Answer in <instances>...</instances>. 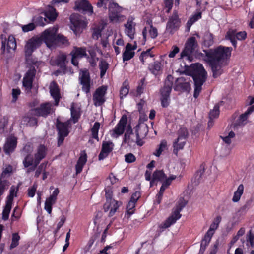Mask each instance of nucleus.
Masks as SVG:
<instances>
[{"label":"nucleus","instance_id":"45","mask_svg":"<svg viewBox=\"0 0 254 254\" xmlns=\"http://www.w3.org/2000/svg\"><path fill=\"white\" fill-rule=\"evenodd\" d=\"M10 185L9 181L6 179H2L0 177V196H1L5 191L7 190Z\"/></svg>","mask_w":254,"mask_h":254},{"label":"nucleus","instance_id":"63","mask_svg":"<svg viewBox=\"0 0 254 254\" xmlns=\"http://www.w3.org/2000/svg\"><path fill=\"white\" fill-rule=\"evenodd\" d=\"M12 168L11 166L8 165L2 172L1 175H0V177L2 178V179H4V178L7 175L9 176L10 174L12 172Z\"/></svg>","mask_w":254,"mask_h":254},{"label":"nucleus","instance_id":"47","mask_svg":"<svg viewBox=\"0 0 254 254\" xmlns=\"http://www.w3.org/2000/svg\"><path fill=\"white\" fill-rule=\"evenodd\" d=\"M32 21L35 24L39 26H44L47 23V20L46 17H43L40 15L34 16L33 18Z\"/></svg>","mask_w":254,"mask_h":254},{"label":"nucleus","instance_id":"64","mask_svg":"<svg viewBox=\"0 0 254 254\" xmlns=\"http://www.w3.org/2000/svg\"><path fill=\"white\" fill-rule=\"evenodd\" d=\"M247 241L250 242L252 248L254 246V234L250 230L247 236Z\"/></svg>","mask_w":254,"mask_h":254},{"label":"nucleus","instance_id":"37","mask_svg":"<svg viewBox=\"0 0 254 254\" xmlns=\"http://www.w3.org/2000/svg\"><path fill=\"white\" fill-rule=\"evenodd\" d=\"M213 35L209 32L205 33L203 37V44L206 47H209L214 43Z\"/></svg>","mask_w":254,"mask_h":254},{"label":"nucleus","instance_id":"62","mask_svg":"<svg viewBox=\"0 0 254 254\" xmlns=\"http://www.w3.org/2000/svg\"><path fill=\"white\" fill-rule=\"evenodd\" d=\"M222 218L220 216H218L214 220L213 222L211 224L210 227L215 230L218 227L219 224L221 221Z\"/></svg>","mask_w":254,"mask_h":254},{"label":"nucleus","instance_id":"23","mask_svg":"<svg viewBox=\"0 0 254 254\" xmlns=\"http://www.w3.org/2000/svg\"><path fill=\"white\" fill-rule=\"evenodd\" d=\"M49 89L51 96L54 99L55 105L57 106L61 98L60 90L57 83L55 81H52Z\"/></svg>","mask_w":254,"mask_h":254},{"label":"nucleus","instance_id":"59","mask_svg":"<svg viewBox=\"0 0 254 254\" xmlns=\"http://www.w3.org/2000/svg\"><path fill=\"white\" fill-rule=\"evenodd\" d=\"M35 24L34 22L30 23L26 25H24L22 27V31L24 32H28L33 30L35 28Z\"/></svg>","mask_w":254,"mask_h":254},{"label":"nucleus","instance_id":"36","mask_svg":"<svg viewBox=\"0 0 254 254\" xmlns=\"http://www.w3.org/2000/svg\"><path fill=\"white\" fill-rule=\"evenodd\" d=\"M129 91V85L128 82L126 80L122 84V86L120 90V98L123 99L128 94Z\"/></svg>","mask_w":254,"mask_h":254},{"label":"nucleus","instance_id":"49","mask_svg":"<svg viewBox=\"0 0 254 254\" xmlns=\"http://www.w3.org/2000/svg\"><path fill=\"white\" fill-rule=\"evenodd\" d=\"M100 124L99 122H95L92 127L91 131V135L93 138L96 139L97 141H99L98 137V131L100 128Z\"/></svg>","mask_w":254,"mask_h":254},{"label":"nucleus","instance_id":"2","mask_svg":"<svg viewBox=\"0 0 254 254\" xmlns=\"http://www.w3.org/2000/svg\"><path fill=\"white\" fill-rule=\"evenodd\" d=\"M194 83L193 97L197 98L202 90V86L207 79V73L203 65L199 63L192 64L188 71Z\"/></svg>","mask_w":254,"mask_h":254},{"label":"nucleus","instance_id":"54","mask_svg":"<svg viewBox=\"0 0 254 254\" xmlns=\"http://www.w3.org/2000/svg\"><path fill=\"white\" fill-rule=\"evenodd\" d=\"M136 202H133L132 201L130 200L127 206V211L126 213L130 216L134 213V208L135 206Z\"/></svg>","mask_w":254,"mask_h":254},{"label":"nucleus","instance_id":"40","mask_svg":"<svg viewBox=\"0 0 254 254\" xmlns=\"http://www.w3.org/2000/svg\"><path fill=\"white\" fill-rule=\"evenodd\" d=\"M34 162V156L33 157L30 153H28L25 154V156L23 160V165L25 168H28L32 165Z\"/></svg>","mask_w":254,"mask_h":254},{"label":"nucleus","instance_id":"27","mask_svg":"<svg viewBox=\"0 0 254 254\" xmlns=\"http://www.w3.org/2000/svg\"><path fill=\"white\" fill-rule=\"evenodd\" d=\"M105 191L106 202L103 206V209L105 212H107L111 207V201L113 200L112 199L113 191L111 187L109 186L105 189Z\"/></svg>","mask_w":254,"mask_h":254},{"label":"nucleus","instance_id":"9","mask_svg":"<svg viewBox=\"0 0 254 254\" xmlns=\"http://www.w3.org/2000/svg\"><path fill=\"white\" fill-rule=\"evenodd\" d=\"M57 35L53 29H48L44 31L39 37L43 42L46 43L48 47H51L56 44Z\"/></svg>","mask_w":254,"mask_h":254},{"label":"nucleus","instance_id":"12","mask_svg":"<svg viewBox=\"0 0 254 254\" xmlns=\"http://www.w3.org/2000/svg\"><path fill=\"white\" fill-rule=\"evenodd\" d=\"M16 42L13 36H9L7 39L2 40L1 50L2 54L13 53L16 48Z\"/></svg>","mask_w":254,"mask_h":254},{"label":"nucleus","instance_id":"30","mask_svg":"<svg viewBox=\"0 0 254 254\" xmlns=\"http://www.w3.org/2000/svg\"><path fill=\"white\" fill-rule=\"evenodd\" d=\"M178 219L171 214L164 222L159 225V232H163L165 229L174 224Z\"/></svg>","mask_w":254,"mask_h":254},{"label":"nucleus","instance_id":"58","mask_svg":"<svg viewBox=\"0 0 254 254\" xmlns=\"http://www.w3.org/2000/svg\"><path fill=\"white\" fill-rule=\"evenodd\" d=\"M235 136V133L233 131H231L227 136L225 137L221 136V137L225 143L230 144L231 143V138H234Z\"/></svg>","mask_w":254,"mask_h":254},{"label":"nucleus","instance_id":"13","mask_svg":"<svg viewBox=\"0 0 254 254\" xmlns=\"http://www.w3.org/2000/svg\"><path fill=\"white\" fill-rule=\"evenodd\" d=\"M71 22V29L75 34L81 32L85 27V23L76 14H72L70 17Z\"/></svg>","mask_w":254,"mask_h":254},{"label":"nucleus","instance_id":"15","mask_svg":"<svg viewBox=\"0 0 254 254\" xmlns=\"http://www.w3.org/2000/svg\"><path fill=\"white\" fill-rule=\"evenodd\" d=\"M136 143L139 146L143 145L141 139L146 137L148 132V127L146 124H138L135 127Z\"/></svg>","mask_w":254,"mask_h":254},{"label":"nucleus","instance_id":"38","mask_svg":"<svg viewBox=\"0 0 254 254\" xmlns=\"http://www.w3.org/2000/svg\"><path fill=\"white\" fill-rule=\"evenodd\" d=\"M149 69L152 74L157 75L161 69V63L158 61H155L153 64L149 65Z\"/></svg>","mask_w":254,"mask_h":254},{"label":"nucleus","instance_id":"31","mask_svg":"<svg viewBox=\"0 0 254 254\" xmlns=\"http://www.w3.org/2000/svg\"><path fill=\"white\" fill-rule=\"evenodd\" d=\"M133 134V133L131 127L130 126H128L126 130L123 143L131 144L134 142H136V140L133 139L131 136V135Z\"/></svg>","mask_w":254,"mask_h":254},{"label":"nucleus","instance_id":"57","mask_svg":"<svg viewBox=\"0 0 254 254\" xmlns=\"http://www.w3.org/2000/svg\"><path fill=\"white\" fill-rule=\"evenodd\" d=\"M150 37L152 39L156 38L158 36V30L157 29L154 27L151 23L150 26V29L148 31Z\"/></svg>","mask_w":254,"mask_h":254},{"label":"nucleus","instance_id":"4","mask_svg":"<svg viewBox=\"0 0 254 254\" xmlns=\"http://www.w3.org/2000/svg\"><path fill=\"white\" fill-rule=\"evenodd\" d=\"M197 46V43L194 37L189 38L185 44V47L180 54V59L184 58L189 62L192 60V54Z\"/></svg>","mask_w":254,"mask_h":254},{"label":"nucleus","instance_id":"19","mask_svg":"<svg viewBox=\"0 0 254 254\" xmlns=\"http://www.w3.org/2000/svg\"><path fill=\"white\" fill-rule=\"evenodd\" d=\"M17 143V138L10 135L7 138L3 146V151L7 155H10L13 152L16 147Z\"/></svg>","mask_w":254,"mask_h":254},{"label":"nucleus","instance_id":"50","mask_svg":"<svg viewBox=\"0 0 254 254\" xmlns=\"http://www.w3.org/2000/svg\"><path fill=\"white\" fill-rule=\"evenodd\" d=\"M204 172V165L202 164L200 166L199 170L196 172L194 175L195 182H196V184L199 183L200 180L202 178V176L203 175Z\"/></svg>","mask_w":254,"mask_h":254},{"label":"nucleus","instance_id":"10","mask_svg":"<svg viewBox=\"0 0 254 254\" xmlns=\"http://www.w3.org/2000/svg\"><path fill=\"white\" fill-rule=\"evenodd\" d=\"M79 81L82 85V90L86 94L90 92L91 86V80L89 72L87 70L82 71L79 77Z\"/></svg>","mask_w":254,"mask_h":254},{"label":"nucleus","instance_id":"53","mask_svg":"<svg viewBox=\"0 0 254 254\" xmlns=\"http://www.w3.org/2000/svg\"><path fill=\"white\" fill-rule=\"evenodd\" d=\"M57 43H62L63 45H68L69 43L66 37L63 35H57L56 38V44Z\"/></svg>","mask_w":254,"mask_h":254},{"label":"nucleus","instance_id":"1","mask_svg":"<svg viewBox=\"0 0 254 254\" xmlns=\"http://www.w3.org/2000/svg\"><path fill=\"white\" fill-rule=\"evenodd\" d=\"M232 51V47L222 46L214 49L204 50L206 57L205 60L211 68L214 78H217L223 73L222 67L226 60L230 56Z\"/></svg>","mask_w":254,"mask_h":254},{"label":"nucleus","instance_id":"61","mask_svg":"<svg viewBox=\"0 0 254 254\" xmlns=\"http://www.w3.org/2000/svg\"><path fill=\"white\" fill-rule=\"evenodd\" d=\"M164 3L165 7L166 8V12L169 13L173 7V0H165Z\"/></svg>","mask_w":254,"mask_h":254},{"label":"nucleus","instance_id":"20","mask_svg":"<svg viewBox=\"0 0 254 254\" xmlns=\"http://www.w3.org/2000/svg\"><path fill=\"white\" fill-rule=\"evenodd\" d=\"M114 144L112 141H103L102 145V148L100 153L98 155V159L100 161L103 160L106 158L113 149Z\"/></svg>","mask_w":254,"mask_h":254},{"label":"nucleus","instance_id":"11","mask_svg":"<svg viewBox=\"0 0 254 254\" xmlns=\"http://www.w3.org/2000/svg\"><path fill=\"white\" fill-rule=\"evenodd\" d=\"M107 86L102 85L97 88L93 94V100L96 106H101L105 102V96L107 93Z\"/></svg>","mask_w":254,"mask_h":254},{"label":"nucleus","instance_id":"34","mask_svg":"<svg viewBox=\"0 0 254 254\" xmlns=\"http://www.w3.org/2000/svg\"><path fill=\"white\" fill-rule=\"evenodd\" d=\"M153 47L149 48L141 52L139 59L143 64H145V60L149 57L153 58L154 54L152 52Z\"/></svg>","mask_w":254,"mask_h":254},{"label":"nucleus","instance_id":"21","mask_svg":"<svg viewBox=\"0 0 254 254\" xmlns=\"http://www.w3.org/2000/svg\"><path fill=\"white\" fill-rule=\"evenodd\" d=\"M74 10L77 11L82 10L88 12L90 14L93 13V9L92 5L87 0H81L75 2Z\"/></svg>","mask_w":254,"mask_h":254},{"label":"nucleus","instance_id":"25","mask_svg":"<svg viewBox=\"0 0 254 254\" xmlns=\"http://www.w3.org/2000/svg\"><path fill=\"white\" fill-rule=\"evenodd\" d=\"M171 77L170 75L167 76L164 86L160 89L161 97H170L173 85V82L170 80Z\"/></svg>","mask_w":254,"mask_h":254},{"label":"nucleus","instance_id":"3","mask_svg":"<svg viewBox=\"0 0 254 254\" xmlns=\"http://www.w3.org/2000/svg\"><path fill=\"white\" fill-rule=\"evenodd\" d=\"M71 125L70 120L62 122L59 118L57 119L56 127L58 131V146H60L63 143L65 137L68 135V128L70 127Z\"/></svg>","mask_w":254,"mask_h":254},{"label":"nucleus","instance_id":"17","mask_svg":"<svg viewBox=\"0 0 254 254\" xmlns=\"http://www.w3.org/2000/svg\"><path fill=\"white\" fill-rule=\"evenodd\" d=\"M174 89L176 91L189 92L191 89L190 84L184 77L178 78L175 81Z\"/></svg>","mask_w":254,"mask_h":254},{"label":"nucleus","instance_id":"29","mask_svg":"<svg viewBox=\"0 0 254 254\" xmlns=\"http://www.w3.org/2000/svg\"><path fill=\"white\" fill-rule=\"evenodd\" d=\"M71 56L73 58H82L87 57L86 48L85 47H78L74 46L70 53Z\"/></svg>","mask_w":254,"mask_h":254},{"label":"nucleus","instance_id":"16","mask_svg":"<svg viewBox=\"0 0 254 254\" xmlns=\"http://www.w3.org/2000/svg\"><path fill=\"white\" fill-rule=\"evenodd\" d=\"M36 70L34 67L30 68L26 72L23 79V86L26 90L30 91L33 87V82Z\"/></svg>","mask_w":254,"mask_h":254},{"label":"nucleus","instance_id":"28","mask_svg":"<svg viewBox=\"0 0 254 254\" xmlns=\"http://www.w3.org/2000/svg\"><path fill=\"white\" fill-rule=\"evenodd\" d=\"M46 18L49 19V21L54 22L57 19L58 16V13L56 9L51 5H49L47 9L44 12Z\"/></svg>","mask_w":254,"mask_h":254},{"label":"nucleus","instance_id":"55","mask_svg":"<svg viewBox=\"0 0 254 254\" xmlns=\"http://www.w3.org/2000/svg\"><path fill=\"white\" fill-rule=\"evenodd\" d=\"M210 241L205 238H203L201 241L200 248L198 254H203L206 247L209 244Z\"/></svg>","mask_w":254,"mask_h":254},{"label":"nucleus","instance_id":"52","mask_svg":"<svg viewBox=\"0 0 254 254\" xmlns=\"http://www.w3.org/2000/svg\"><path fill=\"white\" fill-rule=\"evenodd\" d=\"M20 237L18 233H15L12 235V242L10 246V249H12L16 247L19 245V241Z\"/></svg>","mask_w":254,"mask_h":254},{"label":"nucleus","instance_id":"6","mask_svg":"<svg viewBox=\"0 0 254 254\" xmlns=\"http://www.w3.org/2000/svg\"><path fill=\"white\" fill-rule=\"evenodd\" d=\"M109 18L111 22H119L124 16L121 14L123 10L122 7L116 2H110L109 5Z\"/></svg>","mask_w":254,"mask_h":254},{"label":"nucleus","instance_id":"56","mask_svg":"<svg viewBox=\"0 0 254 254\" xmlns=\"http://www.w3.org/2000/svg\"><path fill=\"white\" fill-rule=\"evenodd\" d=\"M47 164V162H45L41 163L40 165H38L34 175V177L35 178H38L39 177L40 175L43 171V168L46 167Z\"/></svg>","mask_w":254,"mask_h":254},{"label":"nucleus","instance_id":"33","mask_svg":"<svg viewBox=\"0 0 254 254\" xmlns=\"http://www.w3.org/2000/svg\"><path fill=\"white\" fill-rule=\"evenodd\" d=\"M66 60L65 54H62L59 55L55 60L56 65L62 70H65L66 65L65 62Z\"/></svg>","mask_w":254,"mask_h":254},{"label":"nucleus","instance_id":"5","mask_svg":"<svg viewBox=\"0 0 254 254\" xmlns=\"http://www.w3.org/2000/svg\"><path fill=\"white\" fill-rule=\"evenodd\" d=\"M178 137L173 144V153L177 155L179 150L183 149L189 136L188 131L186 127H182L177 131Z\"/></svg>","mask_w":254,"mask_h":254},{"label":"nucleus","instance_id":"18","mask_svg":"<svg viewBox=\"0 0 254 254\" xmlns=\"http://www.w3.org/2000/svg\"><path fill=\"white\" fill-rule=\"evenodd\" d=\"M127 122V117L126 115L122 116L119 122L112 130V137L118 138L120 135L123 134Z\"/></svg>","mask_w":254,"mask_h":254},{"label":"nucleus","instance_id":"14","mask_svg":"<svg viewBox=\"0 0 254 254\" xmlns=\"http://www.w3.org/2000/svg\"><path fill=\"white\" fill-rule=\"evenodd\" d=\"M41 40L39 37H33L29 39L25 46L26 56H31L32 53L41 46Z\"/></svg>","mask_w":254,"mask_h":254},{"label":"nucleus","instance_id":"22","mask_svg":"<svg viewBox=\"0 0 254 254\" xmlns=\"http://www.w3.org/2000/svg\"><path fill=\"white\" fill-rule=\"evenodd\" d=\"M133 20L134 19L132 17L129 18L126 23L124 24L125 27V33L131 40L134 38L136 33L135 26L136 24L133 21Z\"/></svg>","mask_w":254,"mask_h":254},{"label":"nucleus","instance_id":"42","mask_svg":"<svg viewBox=\"0 0 254 254\" xmlns=\"http://www.w3.org/2000/svg\"><path fill=\"white\" fill-rule=\"evenodd\" d=\"M244 191V186L243 184H240L236 191L234 192L232 201L234 202H237L240 199Z\"/></svg>","mask_w":254,"mask_h":254},{"label":"nucleus","instance_id":"44","mask_svg":"<svg viewBox=\"0 0 254 254\" xmlns=\"http://www.w3.org/2000/svg\"><path fill=\"white\" fill-rule=\"evenodd\" d=\"M202 17V13L201 12H197L193 15L191 17H190L187 22V26L188 28H190L191 26L195 23L196 21L201 19Z\"/></svg>","mask_w":254,"mask_h":254},{"label":"nucleus","instance_id":"48","mask_svg":"<svg viewBox=\"0 0 254 254\" xmlns=\"http://www.w3.org/2000/svg\"><path fill=\"white\" fill-rule=\"evenodd\" d=\"M153 180L163 181L167 178L162 170H157L154 172L153 174Z\"/></svg>","mask_w":254,"mask_h":254},{"label":"nucleus","instance_id":"46","mask_svg":"<svg viewBox=\"0 0 254 254\" xmlns=\"http://www.w3.org/2000/svg\"><path fill=\"white\" fill-rule=\"evenodd\" d=\"M99 69L100 70V77H103L106 74L109 68V64L105 60H101L99 63Z\"/></svg>","mask_w":254,"mask_h":254},{"label":"nucleus","instance_id":"7","mask_svg":"<svg viewBox=\"0 0 254 254\" xmlns=\"http://www.w3.org/2000/svg\"><path fill=\"white\" fill-rule=\"evenodd\" d=\"M181 21L177 11H174L172 15L169 18L166 24V31L170 34H173L177 31L180 26Z\"/></svg>","mask_w":254,"mask_h":254},{"label":"nucleus","instance_id":"39","mask_svg":"<svg viewBox=\"0 0 254 254\" xmlns=\"http://www.w3.org/2000/svg\"><path fill=\"white\" fill-rule=\"evenodd\" d=\"M186 202L181 201L179 202L176 208L173 211L172 215H173L176 218L179 219L181 217L180 212L183 208L185 206Z\"/></svg>","mask_w":254,"mask_h":254},{"label":"nucleus","instance_id":"32","mask_svg":"<svg viewBox=\"0 0 254 254\" xmlns=\"http://www.w3.org/2000/svg\"><path fill=\"white\" fill-rule=\"evenodd\" d=\"M130 45H126L125 50L123 53V61L124 62L128 61L132 59L135 55V52L131 51Z\"/></svg>","mask_w":254,"mask_h":254},{"label":"nucleus","instance_id":"24","mask_svg":"<svg viewBox=\"0 0 254 254\" xmlns=\"http://www.w3.org/2000/svg\"><path fill=\"white\" fill-rule=\"evenodd\" d=\"M48 149L43 144L39 145L36 149L34 156L35 157V161L38 163H40L41 161L45 158L47 154Z\"/></svg>","mask_w":254,"mask_h":254},{"label":"nucleus","instance_id":"26","mask_svg":"<svg viewBox=\"0 0 254 254\" xmlns=\"http://www.w3.org/2000/svg\"><path fill=\"white\" fill-rule=\"evenodd\" d=\"M252 112H245L244 114H241L239 119L236 121L235 123H232L230 127L233 128L234 130L237 129L239 127L243 126L246 124L245 122Z\"/></svg>","mask_w":254,"mask_h":254},{"label":"nucleus","instance_id":"60","mask_svg":"<svg viewBox=\"0 0 254 254\" xmlns=\"http://www.w3.org/2000/svg\"><path fill=\"white\" fill-rule=\"evenodd\" d=\"M103 27L100 28V27H95L92 33V37L94 39H98L101 36V32Z\"/></svg>","mask_w":254,"mask_h":254},{"label":"nucleus","instance_id":"8","mask_svg":"<svg viewBox=\"0 0 254 254\" xmlns=\"http://www.w3.org/2000/svg\"><path fill=\"white\" fill-rule=\"evenodd\" d=\"M246 37L247 33L246 31L237 32L236 30L233 29H229L225 35L226 39L230 40L235 48L237 47V39L238 40H244Z\"/></svg>","mask_w":254,"mask_h":254},{"label":"nucleus","instance_id":"43","mask_svg":"<svg viewBox=\"0 0 254 254\" xmlns=\"http://www.w3.org/2000/svg\"><path fill=\"white\" fill-rule=\"evenodd\" d=\"M121 204L122 202L121 201H118L115 200V199L111 201V207L110 208V210L108 215L109 217H111L113 216Z\"/></svg>","mask_w":254,"mask_h":254},{"label":"nucleus","instance_id":"51","mask_svg":"<svg viewBox=\"0 0 254 254\" xmlns=\"http://www.w3.org/2000/svg\"><path fill=\"white\" fill-rule=\"evenodd\" d=\"M12 204L6 202V205L2 211V219L6 221L8 219Z\"/></svg>","mask_w":254,"mask_h":254},{"label":"nucleus","instance_id":"35","mask_svg":"<svg viewBox=\"0 0 254 254\" xmlns=\"http://www.w3.org/2000/svg\"><path fill=\"white\" fill-rule=\"evenodd\" d=\"M53 106V105L52 103L48 102L40 104L39 107L32 109L30 111H51V110L52 109Z\"/></svg>","mask_w":254,"mask_h":254},{"label":"nucleus","instance_id":"41","mask_svg":"<svg viewBox=\"0 0 254 254\" xmlns=\"http://www.w3.org/2000/svg\"><path fill=\"white\" fill-rule=\"evenodd\" d=\"M18 190V187H16L14 186H12L10 187L9 194L7 197L6 202L12 204L14 197H16L17 192Z\"/></svg>","mask_w":254,"mask_h":254}]
</instances>
